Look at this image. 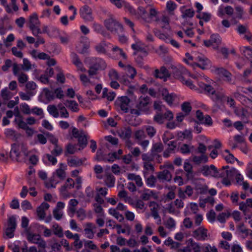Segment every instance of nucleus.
<instances>
[{"instance_id":"9b49d317","label":"nucleus","mask_w":252,"mask_h":252,"mask_svg":"<svg viewBox=\"0 0 252 252\" xmlns=\"http://www.w3.org/2000/svg\"><path fill=\"white\" fill-rule=\"evenodd\" d=\"M123 152L122 150H119L117 152L108 154L106 157L104 156L102 153L101 150L99 149L97 151L96 158L98 160H106L109 162H113L116 159H119Z\"/></svg>"},{"instance_id":"a18cd8bd","label":"nucleus","mask_w":252,"mask_h":252,"mask_svg":"<svg viewBox=\"0 0 252 252\" xmlns=\"http://www.w3.org/2000/svg\"><path fill=\"white\" fill-rule=\"evenodd\" d=\"M108 212L110 215L112 216L120 222L124 220L123 216L119 213V210L116 208H110L108 210Z\"/></svg>"},{"instance_id":"680f3d73","label":"nucleus","mask_w":252,"mask_h":252,"mask_svg":"<svg viewBox=\"0 0 252 252\" xmlns=\"http://www.w3.org/2000/svg\"><path fill=\"white\" fill-rule=\"evenodd\" d=\"M53 233L59 237L63 236V230L62 228L57 223H54L52 225Z\"/></svg>"},{"instance_id":"aec40b11","label":"nucleus","mask_w":252,"mask_h":252,"mask_svg":"<svg viewBox=\"0 0 252 252\" xmlns=\"http://www.w3.org/2000/svg\"><path fill=\"white\" fill-rule=\"evenodd\" d=\"M112 46L109 43H107L103 41L95 46V51L100 54H105L109 49L112 48Z\"/></svg>"},{"instance_id":"79ce46f5","label":"nucleus","mask_w":252,"mask_h":252,"mask_svg":"<svg viewBox=\"0 0 252 252\" xmlns=\"http://www.w3.org/2000/svg\"><path fill=\"white\" fill-rule=\"evenodd\" d=\"M127 178L129 180L134 181L137 186L141 187L143 186L142 179L139 175H137L133 173L127 174Z\"/></svg>"},{"instance_id":"c9c22d12","label":"nucleus","mask_w":252,"mask_h":252,"mask_svg":"<svg viewBox=\"0 0 252 252\" xmlns=\"http://www.w3.org/2000/svg\"><path fill=\"white\" fill-rule=\"evenodd\" d=\"M150 207L152 212V216L155 219H157V224H160L161 222V220L158 214V205L154 202H151L150 204Z\"/></svg>"},{"instance_id":"338daca9","label":"nucleus","mask_w":252,"mask_h":252,"mask_svg":"<svg viewBox=\"0 0 252 252\" xmlns=\"http://www.w3.org/2000/svg\"><path fill=\"white\" fill-rule=\"evenodd\" d=\"M1 97L4 100H8L11 98L14 94L8 90L7 88H5L1 91Z\"/></svg>"},{"instance_id":"393cba45","label":"nucleus","mask_w":252,"mask_h":252,"mask_svg":"<svg viewBox=\"0 0 252 252\" xmlns=\"http://www.w3.org/2000/svg\"><path fill=\"white\" fill-rule=\"evenodd\" d=\"M54 74V71L51 67H48L46 69L45 73L42 75L37 79L43 84H47L49 83V78L51 77Z\"/></svg>"},{"instance_id":"58836bf2","label":"nucleus","mask_w":252,"mask_h":252,"mask_svg":"<svg viewBox=\"0 0 252 252\" xmlns=\"http://www.w3.org/2000/svg\"><path fill=\"white\" fill-rule=\"evenodd\" d=\"M230 173L232 174V177L235 178L237 184L240 185L244 182V177L238 170L232 168L230 169Z\"/></svg>"},{"instance_id":"6ab92c4d","label":"nucleus","mask_w":252,"mask_h":252,"mask_svg":"<svg viewBox=\"0 0 252 252\" xmlns=\"http://www.w3.org/2000/svg\"><path fill=\"white\" fill-rule=\"evenodd\" d=\"M14 122L17 125L18 127L22 129L26 128L27 127V123L23 121V117L20 114L17 107L14 108Z\"/></svg>"},{"instance_id":"ddd939ff","label":"nucleus","mask_w":252,"mask_h":252,"mask_svg":"<svg viewBox=\"0 0 252 252\" xmlns=\"http://www.w3.org/2000/svg\"><path fill=\"white\" fill-rule=\"evenodd\" d=\"M16 217L12 216L8 218L7 226L5 233L8 238H12L14 236V232L16 226Z\"/></svg>"},{"instance_id":"cd10ccee","label":"nucleus","mask_w":252,"mask_h":252,"mask_svg":"<svg viewBox=\"0 0 252 252\" xmlns=\"http://www.w3.org/2000/svg\"><path fill=\"white\" fill-rule=\"evenodd\" d=\"M158 24L163 31L170 32L171 29L169 25V19L166 16H163L158 22Z\"/></svg>"},{"instance_id":"a19ab883","label":"nucleus","mask_w":252,"mask_h":252,"mask_svg":"<svg viewBox=\"0 0 252 252\" xmlns=\"http://www.w3.org/2000/svg\"><path fill=\"white\" fill-rule=\"evenodd\" d=\"M157 194L154 193L153 190L149 189H144L142 194V198L145 200H148L152 198H157Z\"/></svg>"},{"instance_id":"69168bd1","label":"nucleus","mask_w":252,"mask_h":252,"mask_svg":"<svg viewBox=\"0 0 252 252\" xmlns=\"http://www.w3.org/2000/svg\"><path fill=\"white\" fill-rule=\"evenodd\" d=\"M47 110L49 113L54 118H58L59 117L58 106L56 107L54 105H49L48 106Z\"/></svg>"},{"instance_id":"f8f14e48","label":"nucleus","mask_w":252,"mask_h":252,"mask_svg":"<svg viewBox=\"0 0 252 252\" xmlns=\"http://www.w3.org/2000/svg\"><path fill=\"white\" fill-rule=\"evenodd\" d=\"M203 43L206 47H211L214 50H217L221 43V38L219 34H213L209 40H204Z\"/></svg>"},{"instance_id":"052dcab7","label":"nucleus","mask_w":252,"mask_h":252,"mask_svg":"<svg viewBox=\"0 0 252 252\" xmlns=\"http://www.w3.org/2000/svg\"><path fill=\"white\" fill-rule=\"evenodd\" d=\"M117 231L118 234L121 233L126 234L129 235L130 233V227L127 225L122 226V225H117L116 226Z\"/></svg>"},{"instance_id":"1a4fd4ad","label":"nucleus","mask_w":252,"mask_h":252,"mask_svg":"<svg viewBox=\"0 0 252 252\" xmlns=\"http://www.w3.org/2000/svg\"><path fill=\"white\" fill-rule=\"evenodd\" d=\"M40 26V23L37 14L32 13L29 18V26L33 35H36L41 32Z\"/></svg>"},{"instance_id":"7c9ffc66","label":"nucleus","mask_w":252,"mask_h":252,"mask_svg":"<svg viewBox=\"0 0 252 252\" xmlns=\"http://www.w3.org/2000/svg\"><path fill=\"white\" fill-rule=\"evenodd\" d=\"M222 169H224V170L226 172V174H225L224 176L220 177L219 178H222V183L225 186H229L231 184V179L232 178V174L230 173V169H228L227 166H223Z\"/></svg>"},{"instance_id":"37998d69","label":"nucleus","mask_w":252,"mask_h":252,"mask_svg":"<svg viewBox=\"0 0 252 252\" xmlns=\"http://www.w3.org/2000/svg\"><path fill=\"white\" fill-rule=\"evenodd\" d=\"M103 179L107 187L111 188L114 186L115 178L112 175L106 173Z\"/></svg>"},{"instance_id":"423d86ee","label":"nucleus","mask_w":252,"mask_h":252,"mask_svg":"<svg viewBox=\"0 0 252 252\" xmlns=\"http://www.w3.org/2000/svg\"><path fill=\"white\" fill-rule=\"evenodd\" d=\"M163 99L170 106L178 105L180 102L179 96L175 93H169L166 89L160 88L159 90Z\"/></svg>"},{"instance_id":"0eeeda50","label":"nucleus","mask_w":252,"mask_h":252,"mask_svg":"<svg viewBox=\"0 0 252 252\" xmlns=\"http://www.w3.org/2000/svg\"><path fill=\"white\" fill-rule=\"evenodd\" d=\"M201 172L205 176H211L216 178L223 177L225 174H226V172L224 169L221 168L217 170V168L213 165H211L210 166L207 165L203 166L201 170Z\"/></svg>"},{"instance_id":"bf43d9fd","label":"nucleus","mask_w":252,"mask_h":252,"mask_svg":"<svg viewBox=\"0 0 252 252\" xmlns=\"http://www.w3.org/2000/svg\"><path fill=\"white\" fill-rule=\"evenodd\" d=\"M230 214L229 211L222 212L217 216V220L220 223H223L229 218Z\"/></svg>"},{"instance_id":"603ef678","label":"nucleus","mask_w":252,"mask_h":252,"mask_svg":"<svg viewBox=\"0 0 252 252\" xmlns=\"http://www.w3.org/2000/svg\"><path fill=\"white\" fill-rule=\"evenodd\" d=\"M177 8V5L173 1H167L166 4V8L167 12L170 14H174V11Z\"/></svg>"},{"instance_id":"bb28decb","label":"nucleus","mask_w":252,"mask_h":252,"mask_svg":"<svg viewBox=\"0 0 252 252\" xmlns=\"http://www.w3.org/2000/svg\"><path fill=\"white\" fill-rule=\"evenodd\" d=\"M187 245L190 248V251L193 252H200L203 251V246L195 242L192 239L190 238L187 241Z\"/></svg>"},{"instance_id":"6e6d98bb","label":"nucleus","mask_w":252,"mask_h":252,"mask_svg":"<svg viewBox=\"0 0 252 252\" xmlns=\"http://www.w3.org/2000/svg\"><path fill=\"white\" fill-rule=\"evenodd\" d=\"M222 156L226 162L229 163H234L235 160H237V158L228 150H225L222 153Z\"/></svg>"},{"instance_id":"f704fd0d","label":"nucleus","mask_w":252,"mask_h":252,"mask_svg":"<svg viewBox=\"0 0 252 252\" xmlns=\"http://www.w3.org/2000/svg\"><path fill=\"white\" fill-rule=\"evenodd\" d=\"M96 191L97 194L95 197V200L99 204H103L104 200L100 197V195L105 196L107 194V189L106 188H96Z\"/></svg>"},{"instance_id":"c756f323","label":"nucleus","mask_w":252,"mask_h":252,"mask_svg":"<svg viewBox=\"0 0 252 252\" xmlns=\"http://www.w3.org/2000/svg\"><path fill=\"white\" fill-rule=\"evenodd\" d=\"M238 230L241 233V236L243 239H246L248 237L252 239V230L246 228L244 224L239 225Z\"/></svg>"},{"instance_id":"0e129e2a","label":"nucleus","mask_w":252,"mask_h":252,"mask_svg":"<svg viewBox=\"0 0 252 252\" xmlns=\"http://www.w3.org/2000/svg\"><path fill=\"white\" fill-rule=\"evenodd\" d=\"M158 177L162 180L169 181L171 179V175L168 170H164L158 174Z\"/></svg>"},{"instance_id":"4468645a","label":"nucleus","mask_w":252,"mask_h":252,"mask_svg":"<svg viewBox=\"0 0 252 252\" xmlns=\"http://www.w3.org/2000/svg\"><path fill=\"white\" fill-rule=\"evenodd\" d=\"M106 27L112 32H121L123 31L122 26L112 18H109L105 21Z\"/></svg>"},{"instance_id":"5701e85b","label":"nucleus","mask_w":252,"mask_h":252,"mask_svg":"<svg viewBox=\"0 0 252 252\" xmlns=\"http://www.w3.org/2000/svg\"><path fill=\"white\" fill-rule=\"evenodd\" d=\"M233 12L234 9L231 6H224L221 5L218 8L217 15L219 17L222 18L225 14L228 15H232L233 13Z\"/></svg>"},{"instance_id":"2eb2a0df","label":"nucleus","mask_w":252,"mask_h":252,"mask_svg":"<svg viewBox=\"0 0 252 252\" xmlns=\"http://www.w3.org/2000/svg\"><path fill=\"white\" fill-rule=\"evenodd\" d=\"M28 240L32 243L37 244L38 247H46V243L39 234L29 233L27 235Z\"/></svg>"},{"instance_id":"e2e57ef3","label":"nucleus","mask_w":252,"mask_h":252,"mask_svg":"<svg viewBox=\"0 0 252 252\" xmlns=\"http://www.w3.org/2000/svg\"><path fill=\"white\" fill-rule=\"evenodd\" d=\"M65 105L73 112H77L79 110L78 104L73 100L66 101L65 103Z\"/></svg>"},{"instance_id":"c03bdc74","label":"nucleus","mask_w":252,"mask_h":252,"mask_svg":"<svg viewBox=\"0 0 252 252\" xmlns=\"http://www.w3.org/2000/svg\"><path fill=\"white\" fill-rule=\"evenodd\" d=\"M5 7V10L9 13L16 12L18 10V7L16 4V0H11V3L9 4H5L3 5Z\"/></svg>"},{"instance_id":"412c9836","label":"nucleus","mask_w":252,"mask_h":252,"mask_svg":"<svg viewBox=\"0 0 252 252\" xmlns=\"http://www.w3.org/2000/svg\"><path fill=\"white\" fill-rule=\"evenodd\" d=\"M90 47V41L86 37H83L80 42L76 46L77 50L81 53H84L86 52Z\"/></svg>"},{"instance_id":"774afa93","label":"nucleus","mask_w":252,"mask_h":252,"mask_svg":"<svg viewBox=\"0 0 252 252\" xmlns=\"http://www.w3.org/2000/svg\"><path fill=\"white\" fill-rule=\"evenodd\" d=\"M21 242L16 241L13 243H11L8 245V248L11 250L12 252H20V246Z\"/></svg>"},{"instance_id":"20e7f679","label":"nucleus","mask_w":252,"mask_h":252,"mask_svg":"<svg viewBox=\"0 0 252 252\" xmlns=\"http://www.w3.org/2000/svg\"><path fill=\"white\" fill-rule=\"evenodd\" d=\"M63 96V92L61 88H57L54 91L48 88H45L41 93L40 99L43 102L47 103L56 97L61 99Z\"/></svg>"},{"instance_id":"ea45409f","label":"nucleus","mask_w":252,"mask_h":252,"mask_svg":"<svg viewBox=\"0 0 252 252\" xmlns=\"http://www.w3.org/2000/svg\"><path fill=\"white\" fill-rule=\"evenodd\" d=\"M136 18L144 21H148L149 16L148 13L143 7H139L137 13L136 15Z\"/></svg>"},{"instance_id":"f3484780","label":"nucleus","mask_w":252,"mask_h":252,"mask_svg":"<svg viewBox=\"0 0 252 252\" xmlns=\"http://www.w3.org/2000/svg\"><path fill=\"white\" fill-rule=\"evenodd\" d=\"M13 72L14 75L17 77L18 80L20 83L24 84L28 81V75L23 73H20V68L16 63H14L13 65Z\"/></svg>"},{"instance_id":"e433bc0d","label":"nucleus","mask_w":252,"mask_h":252,"mask_svg":"<svg viewBox=\"0 0 252 252\" xmlns=\"http://www.w3.org/2000/svg\"><path fill=\"white\" fill-rule=\"evenodd\" d=\"M110 1L114 4L117 7L120 8L123 6H125L127 9L130 12H132V8L129 4L123 0H110Z\"/></svg>"},{"instance_id":"b1692460","label":"nucleus","mask_w":252,"mask_h":252,"mask_svg":"<svg viewBox=\"0 0 252 252\" xmlns=\"http://www.w3.org/2000/svg\"><path fill=\"white\" fill-rule=\"evenodd\" d=\"M154 75L156 78H159L166 81L169 77V74L168 71L164 66H162L160 70L158 69L155 70Z\"/></svg>"},{"instance_id":"f03ea898","label":"nucleus","mask_w":252,"mask_h":252,"mask_svg":"<svg viewBox=\"0 0 252 252\" xmlns=\"http://www.w3.org/2000/svg\"><path fill=\"white\" fill-rule=\"evenodd\" d=\"M184 61L193 69L198 67L204 70L208 69L211 66V61L201 54L193 53V55H191L187 53L186 54Z\"/></svg>"},{"instance_id":"3c124183","label":"nucleus","mask_w":252,"mask_h":252,"mask_svg":"<svg viewBox=\"0 0 252 252\" xmlns=\"http://www.w3.org/2000/svg\"><path fill=\"white\" fill-rule=\"evenodd\" d=\"M71 59L72 63L77 67L78 70L82 72H85L86 69L82 66V63L79 61L77 56L75 54L71 55Z\"/></svg>"},{"instance_id":"de8ad7c7","label":"nucleus","mask_w":252,"mask_h":252,"mask_svg":"<svg viewBox=\"0 0 252 252\" xmlns=\"http://www.w3.org/2000/svg\"><path fill=\"white\" fill-rule=\"evenodd\" d=\"M150 102V99L148 97L141 96L139 99V103L138 108L140 110H144L145 108L147 106Z\"/></svg>"},{"instance_id":"6e6552de","label":"nucleus","mask_w":252,"mask_h":252,"mask_svg":"<svg viewBox=\"0 0 252 252\" xmlns=\"http://www.w3.org/2000/svg\"><path fill=\"white\" fill-rule=\"evenodd\" d=\"M72 134L74 137L78 139L79 150L84 149L87 146L88 135L85 131L78 130L76 128L73 127Z\"/></svg>"},{"instance_id":"473e14b6","label":"nucleus","mask_w":252,"mask_h":252,"mask_svg":"<svg viewBox=\"0 0 252 252\" xmlns=\"http://www.w3.org/2000/svg\"><path fill=\"white\" fill-rule=\"evenodd\" d=\"M135 43L131 45L132 48L135 51V53L141 52L146 55V46L140 41L135 39Z\"/></svg>"},{"instance_id":"2f4dec72","label":"nucleus","mask_w":252,"mask_h":252,"mask_svg":"<svg viewBox=\"0 0 252 252\" xmlns=\"http://www.w3.org/2000/svg\"><path fill=\"white\" fill-rule=\"evenodd\" d=\"M78 202L74 199L69 200L67 206V214L70 217H73L75 211L76 206L78 205Z\"/></svg>"},{"instance_id":"9d476101","label":"nucleus","mask_w":252,"mask_h":252,"mask_svg":"<svg viewBox=\"0 0 252 252\" xmlns=\"http://www.w3.org/2000/svg\"><path fill=\"white\" fill-rule=\"evenodd\" d=\"M21 152H22L26 156L29 155L26 148L24 146L14 144L11 146L9 156L13 160H18Z\"/></svg>"},{"instance_id":"f257e3e1","label":"nucleus","mask_w":252,"mask_h":252,"mask_svg":"<svg viewBox=\"0 0 252 252\" xmlns=\"http://www.w3.org/2000/svg\"><path fill=\"white\" fill-rule=\"evenodd\" d=\"M190 77L195 80L198 83V86L201 90L204 91L210 96L211 99L216 103H222L227 99V104L230 107L235 108V102L231 98L226 97L224 95V92L222 89L220 90H214L210 85L206 84L203 81L207 83L210 82L209 79L203 74H191L187 72L178 77L179 80L187 87L191 90L197 91L198 88L189 77Z\"/></svg>"},{"instance_id":"49530a36","label":"nucleus","mask_w":252,"mask_h":252,"mask_svg":"<svg viewBox=\"0 0 252 252\" xmlns=\"http://www.w3.org/2000/svg\"><path fill=\"white\" fill-rule=\"evenodd\" d=\"M217 71L220 76L224 77L225 80L230 82L231 74L230 72L223 68H218Z\"/></svg>"},{"instance_id":"7ed1b4c3","label":"nucleus","mask_w":252,"mask_h":252,"mask_svg":"<svg viewBox=\"0 0 252 252\" xmlns=\"http://www.w3.org/2000/svg\"><path fill=\"white\" fill-rule=\"evenodd\" d=\"M66 167L65 164L60 163L59 168L53 173L51 178L45 182L46 187L48 188H54L58 184L63 180L66 176Z\"/></svg>"},{"instance_id":"72a5a7b5","label":"nucleus","mask_w":252,"mask_h":252,"mask_svg":"<svg viewBox=\"0 0 252 252\" xmlns=\"http://www.w3.org/2000/svg\"><path fill=\"white\" fill-rule=\"evenodd\" d=\"M178 138L181 140H187L190 141L192 138V132L190 130L186 129L184 131L177 133Z\"/></svg>"},{"instance_id":"8fccbe9b","label":"nucleus","mask_w":252,"mask_h":252,"mask_svg":"<svg viewBox=\"0 0 252 252\" xmlns=\"http://www.w3.org/2000/svg\"><path fill=\"white\" fill-rule=\"evenodd\" d=\"M31 55L32 58L34 59H39L41 60L48 59L49 56L43 52H38L37 51L33 50L31 52Z\"/></svg>"},{"instance_id":"864d4df0","label":"nucleus","mask_w":252,"mask_h":252,"mask_svg":"<svg viewBox=\"0 0 252 252\" xmlns=\"http://www.w3.org/2000/svg\"><path fill=\"white\" fill-rule=\"evenodd\" d=\"M94 170L97 178L99 179H103L107 173L106 171L103 170L102 167L99 165L95 166Z\"/></svg>"},{"instance_id":"4c0bfd02","label":"nucleus","mask_w":252,"mask_h":252,"mask_svg":"<svg viewBox=\"0 0 252 252\" xmlns=\"http://www.w3.org/2000/svg\"><path fill=\"white\" fill-rule=\"evenodd\" d=\"M118 133L121 138L127 140L131 135V131L129 127H124L118 130Z\"/></svg>"},{"instance_id":"4d7b16f0","label":"nucleus","mask_w":252,"mask_h":252,"mask_svg":"<svg viewBox=\"0 0 252 252\" xmlns=\"http://www.w3.org/2000/svg\"><path fill=\"white\" fill-rule=\"evenodd\" d=\"M235 14L236 18L240 19H244L247 18V15L243 7L240 6L235 7Z\"/></svg>"},{"instance_id":"dca6fc26","label":"nucleus","mask_w":252,"mask_h":252,"mask_svg":"<svg viewBox=\"0 0 252 252\" xmlns=\"http://www.w3.org/2000/svg\"><path fill=\"white\" fill-rule=\"evenodd\" d=\"M81 17L86 21H92L94 19L91 8L87 5H85L80 9Z\"/></svg>"},{"instance_id":"a878e982","label":"nucleus","mask_w":252,"mask_h":252,"mask_svg":"<svg viewBox=\"0 0 252 252\" xmlns=\"http://www.w3.org/2000/svg\"><path fill=\"white\" fill-rule=\"evenodd\" d=\"M50 205L47 203L43 202L37 208V216L40 220H44L45 217V211L47 210Z\"/></svg>"},{"instance_id":"13d9d810","label":"nucleus","mask_w":252,"mask_h":252,"mask_svg":"<svg viewBox=\"0 0 252 252\" xmlns=\"http://www.w3.org/2000/svg\"><path fill=\"white\" fill-rule=\"evenodd\" d=\"M125 71L131 80L133 79L136 74L135 69L129 65L126 66Z\"/></svg>"},{"instance_id":"c85d7f7f","label":"nucleus","mask_w":252,"mask_h":252,"mask_svg":"<svg viewBox=\"0 0 252 252\" xmlns=\"http://www.w3.org/2000/svg\"><path fill=\"white\" fill-rule=\"evenodd\" d=\"M163 150L162 145L161 143H157L153 145L152 150V153L156 158V161L158 162H160L161 158L158 155V153H161Z\"/></svg>"},{"instance_id":"39448f33","label":"nucleus","mask_w":252,"mask_h":252,"mask_svg":"<svg viewBox=\"0 0 252 252\" xmlns=\"http://www.w3.org/2000/svg\"><path fill=\"white\" fill-rule=\"evenodd\" d=\"M115 105L119 111L124 113H126L130 110L131 113L132 114L139 115L140 114L138 110L131 109V102L127 96H123L118 97L115 101Z\"/></svg>"},{"instance_id":"09e8293b","label":"nucleus","mask_w":252,"mask_h":252,"mask_svg":"<svg viewBox=\"0 0 252 252\" xmlns=\"http://www.w3.org/2000/svg\"><path fill=\"white\" fill-rule=\"evenodd\" d=\"M102 96L109 101H112L116 96V94L113 91H109L107 88H105L103 89Z\"/></svg>"},{"instance_id":"a211bd4d","label":"nucleus","mask_w":252,"mask_h":252,"mask_svg":"<svg viewBox=\"0 0 252 252\" xmlns=\"http://www.w3.org/2000/svg\"><path fill=\"white\" fill-rule=\"evenodd\" d=\"M106 67V64L104 60L101 59L96 60L95 63L90 67L89 74L90 75L95 74L96 71L98 70L104 69Z\"/></svg>"},{"instance_id":"5fc2aeb1","label":"nucleus","mask_w":252,"mask_h":252,"mask_svg":"<svg viewBox=\"0 0 252 252\" xmlns=\"http://www.w3.org/2000/svg\"><path fill=\"white\" fill-rule=\"evenodd\" d=\"M193 193L192 189L190 186H187L185 191L183 190L181 188L179 189V196L180 198H185L186 195L190 196Z\"/></svg>"},{"instance_id":"4be33fe9","label":"nucleus","mask_w":252,"mask_h":252,"mask_svg":"<svg viewBox=\"0 0 252 252\" xmlns=\"http://www.w3.org/2000/svg\"><path fill=\"white\" fill-rule=\"evenodd\" d=\"M207 229L200 227L193 232V237L197 240H205L207 237Z\"/></svg>"}]
</instances>
